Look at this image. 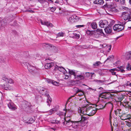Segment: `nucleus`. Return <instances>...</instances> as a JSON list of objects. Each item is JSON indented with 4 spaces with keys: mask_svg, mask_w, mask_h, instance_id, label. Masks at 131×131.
I'll list each match as a JSON object with an SVG mask.
<instances>
[{
    "mask_svg": "<svg viewBox=\"0 0 131 131\" xmlns=\"http://www.w3.org/2000/svg\"><path fill=\"white\" fill-rule=\"evenodd\" d=\"M23 105H26V106H27V105L29 107H30L31 106V105L30 104L29 102H27V103H26V104H23Z\"/></svg>",
    "mask_w": 131,
    "mask_h": 131,
    "instance_id": "nucleus-40",
    "label": "nucleus"
},
{
    "mask_svg": "<svg viewBox=\"0 0 131 131\" xmlns=\"http://www.w3.org/2000/svg\"><path fill=\"white\" fill-rule=\"evenodd\" d=\"M30 121H31L32 122H29V123H32L34 122V120L33 118L30 119Z\"/></svg>",
    "mask_w": 131,
    "mask_h": 131,
    "instance_id": "nucleus-53",
    "label": "nucleus"
},
{
    "mask_svg": "<svg viewBox=\"0 0 131 131\" xmlns=\"http://www.w3.org/2000/svg\"><path fill=\"white\" fill-rule=\"evenodd\" d=\"M40 21L42 25H46L48 27H53V25L49 22L47 21H42L41 20H40Z\"/></svg>",
    "mask_w": 131,
    "mask_h": 131,
    "instance_id": "nucleus-9",
    "label": "nucleus"
},
{
    "mask_svg": "<svg viewBox=\"0 0 131 131\" xmlns=\"http://www.w3.org/2000/svg\"><path fill=\"white\" fill-rule=\"evenodd\" d=\"M84 26L83 25H78L76 26V27L77 28H80L81 27H83Z\"/></svg>",
    "mask_w": 131,
    "mask_h": 131,
    "instance_id": "nucleus-46",
    "label": "nucleus"
},
{
    "mask_svg": "<svg viewBox=\"0 0 131 131\" xmlns=\"http://www.w3.org/2000/svg\"><path fill=\"white\" fill-rule=\"evenodd\" d=\"M108 104L110 106L112 107V109L113 108V104L112 103L110 102L108 103H106L105 104V105H107Z\"/></svg>",
    "mask_w": 131,
    "mask_h": 131,
    "instance_id": "nucleus-34",
    "label": "nucleus"
},
{
    "mask_svg": "<svg viewBox=\"0 0 131 131\" xmlns=\"http://www.w3.org/2000/svg\"><path fill=\"white\" fill-rule=\"evenodd\" d=\"M115 1L121 5H124L125 4V0H115Z\"/></svg>",
    "mask_w": 131,
    "mask_h": 131,
    "instance_id": "nucleus-24",
    "label": "nucleus"
},
{
    "mask_svg": "<svg viewBox=\"0 0 131 131\" xmlns=\"http://www.w3.org/2000/svg\"><path fill=\"white\" fill-rule=\"evenodd\" d=\"M80 116L81 118L80 120L78 121H72L70 118L69 119V117L65 118V121L63 122L64 125H65L67 129L69 130H74L75 129L77 128L80 125L81 121H84L87 119V118L80 114Z\"/></svg>",
    "mask_w": 131,
    "mask_h": 131,
    "instance_id": "nucleus-1",
    "label": "nucleus"
},
{
    "mask_svg": "<svg viewBox=\"0 0 131 131\" xmlns=\"http://www.w3.org/2000/svg\"><path fill=\"white\" fill-rule=\"evenodd\" d=\"M117 110L118 111V113L119 114V115H121L120 114L121 113V109H117Z\"/></svg>",
    "mask_w": 131,
    "mask_h": 131,
    "instance_id": "nucleus-47",
    "label": "nucleus"
},
{
    "mask_svg": "<svg viewBox=\"0 0 131 131\" xmlns=\"http://www.w3.org/2000/svg\"><path fill=\"white\" fill-rule=\"evenodd\" d=\"M101 63L100 61H97L94 63L93 64V65L94 67L98 66L101 64Z\"/></svg>",
    "mask_w": 131,
    "mask_h": 131,
    "instance_id": "nucleus-32",
    "label": "nucleus"
},
{
    "mask_svg": "<svg viewBox=\"0 0 131 131\" xmlns=\"http://www.w3.org/2000/svg\"><path fill=\"white\" fill-rule=\"evenodd\" d=\"M124 25L119 24H115L113 27L114 30L117 31H122L124 29Z\"/></svg>",
    "mask_w": 131,
    "mask_h": 131,
    "instance_id": "nucleus-4",
    "label": "nucleus"
},
{
    "mask_svg": "<svg viewBox=\"0 0 131 131\" xmlns=\"http://www.w3.org/2000/svg\"><path fill=\"white\" fill-rule=\"evenodd\" d=\"M112 4H109L108 3H106V4L104 5L103 7L105 9L108 8H111L112 7Z\"/></svg>",
    "mask_w": 131,
    "mask_h": 131,
    "instance_id": "nucleus-22",
    "label": "nucleus"
},
{
    "mask_svg": "<svg viewBox=\"0 0 131 131\" xmlns=\"http://www.w3.org/2000/svg\"><path fill=\"white\" fill-rule=\"evenodd\" d=\"M99 25L100 27L103 28L106 27L108 25V22L106 20H101L99 22Z\"/></svg>",
    "mask_w": 131,
    "mask_h": 131,
    "instance_id": "nucleus-7",
    "label": "nucleus"
},
{
    "mask_svg": "<svg viewBox=\"0 0 131 131\" xmlns=\"http://www.w3.org/2000/svg\"><path fill=\"white\" fill-rule=\"evenodd\" d=\"M85 77L87 78L89 77L90 76V73L89 72H86L85 73Z\"/></svg>",
    "mask_w": 131,
    "mask_h": 131,
    "instance_id": "nucleus-42",
    "label": "nucleus"
},
{
    "mask_svg": "<svg viewBox=\"0 0 131 131\" xmlns=\"http://www.w3.org/2000/svg\"><path fill=\"white\" fill-rule=\"evenodd\" d=\"M26 11L28 12H29L31 13H32L34 12V11H32V10H26Z\"/></svg>",
    "mask_w": 131,
    "mask_h": 131,
    "instance_id": "nucleus-49",
    "label": "nucleus"
},
{
    "mask_svg": "<svg viewBox=\"0 0 131 131\" xmlns=\"http://www.w3.org/2000/svg\"><path fill=\"white\" fill-rule=\"evenodd\" d=\"M126 68L128 70H131V65L129 64L128 63Z\"/></svg>",
    "mask_w": 131,
    "mask_h": 131,
    "instance_id": "nucleus-36",
    "label": "nucleus"
},
{
    "mask_svg": "<svg viewBox=\"0 0 131 131\" xmlns=\"http://www.w3.org/2000/svg\"><path fill=\"white\" fill-rule=\"evenodd\" d=\"M119 71H120L121 72L123 73L125 72V70H123V69H119Z\"/></svg>",
    "mask_w": 131,
    "mask_h": 131,
    "instance_id": "nucleus-54",
    "label": "nucleus"
},
{
    "mask_svg": "<svg viewBox=\"0 0 131 131\" xmlns=\"http://www.w3.org/2000/svg\"><path fill=\"white\" fill-rule=\"evenodd\" d=\"M122 17L124 20L131 21V14L127 12H124L122 13Z\"/></svg>",
    "mask_w": 131,
    "mask_h": 131,
    "instance_id": "nucleus-3",
    "label": "nucleus"
},
{
    "mask_svg": "<svg viewBox=\"0 0 131 131\" xmlns=\"http://www.w3.org/2000/svg\"><path fill=\"white\" fill-rule=\"evenodd\" d=\"M113 58V57L112 56H109V57L107 58V59H106V60H105V61H107V60H109L111 58Z\"/></svg>",
    "mask_w": 131,
    "mask_h": 131,
    "instance_id": "nucleus-48",
    "label": "nucleus"
},
{
    "mask_svg": "<svg viewBox=\"0 0 131 131\" xmlns=\"http://www.w3.org/2000/svg\"><path fill=\"white\" fill-rule=\"evenodd\" d=\"M91 26L92 28L94 29H95L97 28V24L95 22H93L91 24Z\"/></svg>",
    "mask_w": 131,
    "mask_h": 131,
    "instance_id": "nucleus-25",
    "label": "nucleus"
},
{
    "mask_svg": "<svg viewBox=\"0 0 131 131\" xmlns=\"http://www.w3.org/2000/svg\"><path fill=\"white\" fill-rule=\"evenodd\" d=\"M46 81L48 83H52L53 80H51L47 79Z\"/></svg>",
    "mask_w": 131,
    "mask_h": 131,
    "instance_id": "nucleus-45",
    "label": "nucleus"
},
{
    "mask_svg": "<svg viewBox=\"0 0 131 131\" xmlns=\"http://www.w3.org/2000/svg\"><path fill=\"white\" fill-rule=\"evenodd\" d=\"M122 67V66H119L118 67H117V68L118 69H121V68Z\"/></svg>",
    "mask_w": 131,
    "mask_h": 131,
    "instance_id": "nucleus-64",
    "label": "nucleus"
},
{
    "mask_svg": "<svg viewBox=\"0 0 131 131\" xmlns=\"http://www.w3.org/2000/svg\"><path fill=\"white\" fill-rule=\"evenodd\" d=\"M40 21L42 25H46L48 27H53V25L49 22L47 21H42L41 20H40Z\"/></svg>",
    "mask_w": 131,
    "mask_h": 131,
    "instance_id": "nucleus-10",
    "label": "nucleus"
},
{
    "mask_svg": "<svg viewBox=\"0 0 131 131\" xmlns=\"http://www.w3.org/2000/svg\"><path fill=\"white\" fill-rule=\"evenodd\" d=\"M74 79L77 80H83L84 78V77L82 74L80 75H76L75 76Z\"/></svg>",
    "mask_w": 131,
    "mask_h": 131,
    "instance_id": "nucleus-14",
    "label": "nucleus"
},
{
    "mask_svg": "<svg viewBox=\"0 0 131 131\" xmlns=\"http://www.w3.org/2000/svg\"><path fill=\"white\" fill-rule=\"evenodd\" d=\"M56 8L55 7H52L50 8L51 11L52 12H54L56 10Z\"/></svg>",
    "mask_w": 131,
    "mask_h": 131,
    "instance_id": "nucleus-44",
    "label": "nucleus"
},
{
    "mask_svg": "<svg viewBox=\"0 0 131 131\" xmlns=\"http://www.w3.org/2000/svg\"><path fill=\"white\" fill-rule=\"evenodd\" d=\"M76 91L77 93H78L79 92H83V91H82V90H80L77 88H76Z\"/></svg>",
    "mask_w": 131,
    "mask_h": 131,
    "instance_id": "nucleus-43",
    "label": "nucleus"
},
{
    "mask_svg": "<svg viewBox=\"0 0 131 131\" xmlns=\"http://www.w3.org/2000/svg\"><path fill=\"white\" fill-rule=\"evenodd\" d=\"M105 32L107 34H110L112 32V30L110 27H107L104 29Z\"/></svg>",
    "mask_w": 131,
    "mask_h": 131,
    "instance_id": "nucleus-20",
    "label": "nucleus"
},
{
    "mask_svg": "<svg viewBox=\"0 0 131 131\" xmlns=\"http://www.w3.org/2000/svg\"><path fill=\"white\" fill-rule=\"evenodd\" d=\"M64 33L62 32H59L57 35L58 37H63Z\"/></svg>",
    "mask_w": 131,
    "mask_h": 131,
    "instance_id": "nucleus-38",
    "label": "nucleus"
},
{
    "mask_svg": "<svg viewBox=\"0 0 131 131\" xmlns=\"http://www.w3.org/2000/svg\"><path fill=\"white\" fill-rule=\"evenodd\" d=\"M2 87L3 89L7 90L10 88V86L7 83H6L2 86Z\"/></svg>",
    "mask_w": 131,
    "mask_h": 131,
    "instance_id": "nucleus-21",
    "label": "nucleus"
},
{
    "mask_svg": "<svg viewBox=\"0 0 131 131\" xmlns=\"http://www.w3.org/2000/svg\"><path fill=\"white\" fill-rule=\"evenodd\" d=\"M126 123V125L128 127H131V123L130 122L128 121L127 122L126 121L125 122Z\"/></svg>",
    "mask_w": 131,
    "mask_h": 131,
    "instance_id": "nucleus-41",
    "label": "nucleus"
},
{
    "mask_svg": "<svg viewBox=\"0 0 131 131\" xmlns=\"http://www.w3.org/2000/svg\"><path fill=\"white\" fill-rule=\"evenodd\" d=\"M69 70V73L71 75H73L74 76V78H75V76L76 75L74 71L72 70H70L69 69H68Z\"/></svg>",
    "mask_w": 131,
    "mask_h": 131,
    "instance_id": "nucleus-26",
    "label": "nucleus"
},
{
    "mask_svg": "<svg viewBox=\"0 0 131 131\" xmlns=\"http://www.w3.org/2000/svg\"><path fill=\"white\" fill-rule=\"evenodd\" d=\"M104 81H102L101 80H99V82L101 83V84H103Z\"/></svg>",
    "mask_w": 131,
    "mask_h": 131,
    "instance_id": "nucleus-60",
    "label": "nucleus"
},
{
    "mask_svg": "<svg viewBox=\"0 0 131 131\" xmlns=\"http://www.w3.org/2000/svg\"><path fill=\"white\" fill-rule=\"evenodd\" d=\"M37 90L38 91L40 92H41V91H44L46 89L45 88L41 87H38L37 88Z\"/></svg>",
    "mask_w": 131,
    "mask_h": 131,
    "instance_id": "nucleus-29",
    "label": "nucleus"
},
{
    "mask_svg": "<svg viewBox=\"0 0 131 131\" xmlns=\"http://www.w3.org/2000/svg\"><path fill=\"white\" fill-rule=\"evenodd\" d=\"M104 3V1L103 0H95L94 2V3L99 5H102Z\"/></svg>",
    "mask_w": 131,
    "mask_h": 131,
    "instance_id": "nucleus-19",
    "label": "nucleus"
},
{
    "mask_svg": "<svg viewBox=\"0 0 131 131\" xmlns=\"http://www.w3.org/2000/svg\"><path fill=\"white\" fill-rule=\"evenodd\" d=\"M114 71L112 69H111L110 70V72L112 75H116V72H114Z\"/></svg>",
    "mask_w": 131,
    "mask_h": 131,
    "instance_id": "nucleus-39",
    "label": "nucleus"
},
{
    "mask_svg": "<svg viewBox=\"0 0 131 131\" xmlns=\"http://www.w3.org/2000/svg\"><path fill=\"white\" fill-rule=\"evenodd\" d=\"M128 106L129 107H130V108H131V99H130L129 101L127 102Z\"/></svg>",
    "mask_w": 131,
    "mask_h": 131,
    "instance_id": "nucleus-37",
    "label": "nucleus"
},
{
    "mask_svg": "<svg viewBox=\"0 0 131 131\" xmlns=\"http://www.w3.org/2000/svg\"><path fill=\"white\" fill-rule=\"evenodd\" d=\"M124 131H131V128H130L129 129L124 130Z\"/></svg>",
    "mask_w": 131,
    "mask_h": 131,
    "instance_id": "nucleus-61",
    "label": "nucleus"
},
{
    "mask_svg": "<svg viewBox=\"0 0 131 131\" xmlns=\"http://www.w3.org/2000/svg\"><path fill=\"white\" fill-rule=\"evenodd\" d=\"M114 112H115V115H117L118 113V111H117V110L116 111H115Z\"/></svg>",
    "mask_w": 131,
    "mask_h": 131,
    "instance_id": "nucleus-56",
    "label": "nucleus"
},
{
    "mask_svg": "<svg viewBox=\"0 0 131 131\" xmlns=\"http://www.w3.org/2000/svg\"><path fill=\"white\" fill-rule=\"evenodd\" d=\"M2 79L6 82H8V83L12 84L14 83L13 80L10 78H7L5 77H4Z\"/></svg>",
    "mask_w": 131,
    "mask_h": 131,
    "instance_id": "nucleus-15",
    "label": "nucleus"
},
{
    "mask_svg": "<svg viewBox=\"0 0 131 131\" xmlns=\"http://www.w3.org/2000/svg\"><path fill=\"white\" fill-rule=\"evenodd\" d=\"M57 70H58L59 71L63 72L64 74L66 73L67 72V71L66 69L62 67H59L57 65H56L55 66V68L54 69V71H55Z\"/></svg>",
    "mask_w": 131,
    "mask_h": 131,
    "instance_id": "nucleus-6",
    "label": "nucleus"
},
{
    "mask_svg": "<svg viewBox=\"0 0 131 131\" xmlns=\"http://www.w3.org/2000/svg\"><path fill=\"white\" fill-rule=\"evenodd\" d=\"M69 78V76L68 75H66L65 77L64 78V79H67Z\"/></svg>",
    "mask_w": 131,
    "mask_h": 131,
    "instance_id": "nucleus-52",
    "label": "nucleus"
},
{
    "mask_svg": "<svg viewBox=\"0 0 131 131\" xmlns=\"http://www.w3.org/2000/svg\"><path fill=\"white\" fill-rule=\"evenodd\" d=\"M96 31L99 34L101 35L102 36H103L104 35V34L102 29H97Z\"/></svg>",
    "mask_w": 131,
    "mask_h": 131,
    "instance_id": "nucleus-23",
    "label": "nucleus"
},
{
    "mask_svg": "<svg viewBox=\"0 0 131 131\" xmlns=\"http://www.w3.org/2000/svg\"><path fill=\"white\" fill-rule=\"evenodd\" d=\"M79 19L78 17L74 15L70 16L68 18V20L70 23H73L76 22V20Z\"/></svg>",
    "mask_w": 131,
    "mask_h": 131,
    "instance_id": "nucleus-5",
    "label": "nucleus"
},
{
    "mask_svg": "<svg viewBox=\"0 0 131 131\" xmlns=\"http://www.w3.org/2000/svg\"><path fill=\"white\" fill-rule=\"evenodd\" d=\"M84 94V93L83 92H81L80 93L78 94V95L79 96H82Z\"/></svg>",
    "mask_w": 131,
    "mask_h": 131,
    "instance_id": "nucleus-50",
    "label": "nucleus"
},
{
    "mask_svg": "<svg viewBox=\"0 0 131 131\" xmlns=\"http://www.w3.org/2000/svg\"><path fill=\"white\" fill-rule=\"evenodd\" d=\"M55 110V109L54 108L51 109L48 112L49 113V115H51L52 114L54 113V112Z\"/></svg>",
    "mask_w": 131,
    "mask_h": 131,
    "instance_id": "nucleus-31",
    "label": "nucleus"
},
{
    "mask_svg": "<svg viewBox=\"0 0 131 131\" xmlns=\"http://www.w3.org/2000/svg\"><path fill=\"white\" fill-rule=\"evenodd\" d=\"M129 81H127L126 83L125 84L126 86H129Z\"/></svg>",
    "mask_w": 131,
    "mask_h": 131,
    "instance_id": "nucleus-57",
    "label": "nucleus"
},
{
    "mask_svg": "<svg viewBox=\"0 0 131 131\" xmlns=\"http://www.w3.org/2000/svg\"><path fill=\"white\" fill-rule=\"evenodd\" d=\"M97 109L96 108L89 106L87 107L85 106L82 108L79 107L78 108V112L84 115L86 114L89 116L94 115L96 112Z\"/></svg>",
    "mask_w": 131,
    "mask_h": 131,
    "instance_id": "nucleus-2",
    "label": "nucleus"
},
{
    "mask_svg": "<svg viewBox=\"0 0 131 131\" xmlns=\"http://www.w3.org/2000/svg\"><path fill=\"white\" fill-rule=\"evenodd\" d=\"M66 112L64 113H63L62 112L59 111L57 112V114L60 116H65L66 113H71V111L70 109L69 110H67L66 109L65 110Z\"/></svg>",
    "mask_w": 131,
    "mask_h": 131,
    "instance_id": "nucleus-12",
    "label": "nucleus"
},
{
    "mask_svg": "<svg viewBox=\"0 0 131 131\" xmlns=\"http://www.w3.org/2000/svg\"><path fill=\"white\" fill-rule=\"evenodd\" d=\"M72 37H75V38L77 39H79L80 38V35L78 34H77L74 33H72Z\"/></svg>",
    "mask_w": 131,
    "mask_h": 131,
    "instance_id": "nucleus-30",
    "label": "nucleus"
},
{
    "mask_svg": "<svg viewBox=\"0 0 131 131\" xmlns=\"http://www.w3.org/2000/svg\"><path fill=\"white\" fill-rule=\"evenodd\" d=\"M94 81L96 82H99V80H94Z\"/></svg>",
    "mask_w": 131,
    "mask_h": 131,
    "instance_id": "nucleus-63",
    "label": "nucleus"
},
{
    "mask_svg": "<svg viewBox=\"0 0 131 131\" xmlns=\"http://www.w3.org/2000/svg\"><path fill=\"white\" fill-rule=\"evenodd\" d=\"M94 105H95V106H96L97 108H96L97 109V110L98 109H101L104 108V106L102 104H100L99 105H96L95 104Z\"/></svg>",
    "mask_w": 131,
    "mask_h": 131,
    "instance_id": "nucleus-28",
    "label": "nucleus"
},
{
    "mask_svg": "<svg viewBox=\"0 0 131 131\" xmlns=\"http://www.w3.org/2000/svg\"><path fill=\"white\" fill-rule=\"evenodd\" d=\"M52 84L53 85L57 86H59V83L53 80L52 81Z\"/></svg>",
    "mask_w": 131,
    "mask_h": 131,
    "instance_id": "nucleus-35",
    "label": "nucleus"
},
{
    "mask_svg": "<svg viewBox=\"0 0 131 131\" xmlns=\"http://www.w3.org/2000/svg\"><path fill=\"white\" fill-rule=\"evenodd\" d=\"M121 119L122 120H125L127 119H129L130 118L131 116L129 114H126L124 113L121 115H119Z\"/></svg>",
    "mask_w": 131,
    "mask_h": 131,
    "instance_id": "nucleus-8",
    "label": "nucleus"
},
{
    "mask_svg": "<svg viewBox=\"0 0 131 131\" xmlns=\"http://www.w3.org/2000/svg\"><path fill=\"white\" fill-rule=\"evenodd\" d=\"M44 46L45 45L46 46V45H48L49 46L51 47V45L50 44H49V43H44Z\"/></svg>",
    "mask_w": 131,
    "mask_h": 131,
    "instance_id": "nucleus-55",
    "label": "nucleus"
},
{
    "mask_svg": "<svg viewBox=\"0 0 131 131\" xmlns=\"http://www.w3.org/2000/svg\"><path fill=\"white\" fill-rule=\"evenodd\" d=\"M114 71H119V69H117L116 68H113L112 69Z\"/></svg>",
    "mask_w": 131,
    "mask_h": 131,
    "instance_id": "nucleus-51",
    "label": "nucleus"
},
{
    "mask_svg": "<svg viewBox=\"0 0 131 131\" xmlns=\"http://www.w3.org/2000/svg\"><path fill=\"white\" fill-rule=\"evenodd\" d=\"M27 68L29 71L30 72L35 71L36 70H37V68L35 67L32 66L28 64L27 65Z\"/></svg>",
    "mask_w": 131,
    "mask_h": 131,
    "instance_id": "nucleus-13",
    "label": "nucleus"
},
{
    "mask_svg": "<svg viewBox=\"0 0 131 131\" xmlns=\"http://www.w3.org/2000/svg\"><path fill=\"white\" fill-rule=\"evenodd\" d=\"M45 95L46 96H47L48 98L49 97V95L47 93H45Z\"/></svg>",
    "mask_w": 131,
    "mask_h": 131,
    "instance_id": "nucleus-58",
    "label": "nucleus"
},
{
    "mask_svg": "<svg viewBox=\"0 0 131 131\" xmlns=\"http://www.w3.org/2000/svg\"><path fill=\"white\" fill-rule=\"evenodd\" d=\"M125 56L126 57V58L127 60L130 59L131 60V51L126 53Z\"/></svg>",
    "mask_w": 131,
    "mask_h": 131,
    "instance_id": "nucleus-18",
    "label": "nucleus"
},
{
    "mask_svg": "<svg viewBox=\"0 0 131 131\" xmlns=\"http://www.w3.org/2000/svg\"><path fill=\"white\" fill-rule=\"evenodd\" d=\"M75 95V94H74V95H72V96H70V97L69 99H68V100H70L72 97H74V96Z\"/></svg>",
    "mask_w": 131,
    "mask_h": 131,
    "instance_id": "nucleus-59",
    "label": "nucleus"
},
{
    "mask_svg": "<svg viewBox=\"0 0 131 131\" xmlns=\"http://www.w3.org/2000/svg\"><path fill=\"white\" fill-rule=\"evenodd\" d=\"M117 100L116 101V102L117 101L118 102H121V101L123 100L124 98V97L122 95L121 96H118L117 97Z\"/></svg>",
    "mask_w": 131,
    "mask_h": 131,
    "instance_id": "nucleus-27",
    "label": "nucleus"
},
{
    "mask_svg": "<svg viewBox=\"0 0 131 131\" xmlns=\"http://www.w3.org/2000/svg\"><path fill=\"white\" fill-rule=\"evenodd\" d=\"M56 123H60V122L59 121H56Z\"/></svg>",
    "mask_w": 131,
    "mask_h": 131,
    "instance_id": "nucleus-62",
    "label": "nucleus"
},
{
    "mask_svg": "<svg viewBox=\"0 0 131 131\" xmlns=\"http://www.w3.org/2000/svg\"><path fill=\"white\" fill-rule=\"evenodd\" d=\"M51 101V99L50 98V97H48V99H47V102L48 103V105L50 106V104Z\"/></svg>",
    "mask_w": 131,
    "mask_h": 131,
    "instance_id": "nucleus-33",
    "label": "nucleus"
},
{
    "mask_svg": "<svg viewBox=\"0 0 131 131\" xmlns=\"http://www.w3.org/2000/svg\"><path fill=\"white\" fill-rule=\"evenodd\" d=\"M54 63L52 62L50 63H46L45 66V67L46 69H49L53 66Z\"/></svg>",
    "mask_w": 131,
    "mask_h": 131,
    "instance_id": "nucleus-17",
    "label": "nucleus"
},
{
    "mask_svg": "<svg viewBox=\"0 0 131 131\" xmlns=\"http://www.w3.org/2000/svg\"><path fill=\"white\" fill-rule=\"evenodd\" d=\"M8 106L10 109L12 110H15L17 109L16 105L10 100L8 104Z\"/></svg>",
    "mask_w": 131,
    "mask_h": 131,
    "instance_id": "nucleus-11",
    "label": "nucleus"
},
{
    "mask_svg": "<svg viewBox=\"0 0 131 131\" xmlns=\"http://www.w3.org/2000/svg\"><path fill=\"white\" fill-rule=\"evenodd\" d=\"M99 96L102 98L107 99L111 96V95L110 94L102 93Z\"/></svg>",
    "mask_w": 131,
    "mask_h": 131,
    "instance_id": "nucleus-16",
    "label": "nucleus"
}]
</instances>
